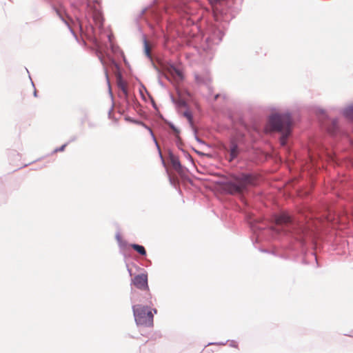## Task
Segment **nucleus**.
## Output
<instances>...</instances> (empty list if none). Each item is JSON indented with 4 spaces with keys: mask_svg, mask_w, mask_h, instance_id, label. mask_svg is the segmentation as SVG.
Returning a JSON list of instances; mask_svg holds the SVG:
<instances>
[{
    "mask_svg": "<svg viewBox=\"0 0 353 353\" xmlns=\"http://www.w3.org/2000/svg\"><path fill=\"white\" fill-rule=\"evenodd\" d=\"M276 225H288L292 223V218L285 212L275 216Z\"/></svg>",
    "mask_w": 353,
    "mask_h": 353,
    "instance_id": "obj_5",
    "label": "nucleus"
},
{
    "mask_svg": "<svg viewBox=\"0 0 353 353\" xmlns=\"http://www.w3.org/2000/svg\"><path fill=\"white\" fill-rule=\"evenodd\" d=\"M291 127L292 119L289 114H274L269 119L268 125L265 128V131L281 132L282 136L280 142L282 145H285L287 139L290 134Z\"/></svg>",
    "mask_w": 353,
    "mask_h": 353,
    "instance_id": "obj_1",
    "label": "nucleus"
},
{
    "mask_svg": "<svg viewBox=\"0 0 353 353\" xmlns=\"http://www.w3.org/2000/svg\"><path fill=\"white\" fill-rule=\"evenodd\" d=\"M131 246H132V248L134 250H136L140 254H141V255H145L146 254V251H145V250L143 246L140 245H137V244H132Z\"/></svg>",
    "mask_w": 353,
    "mask_h": 353,
    "instance_id": "obj_8",
    "label": "nucleus"
},
{
    "mask_svg": "<svg viewBox=\"0 0 353 353\" xmlns=\"http://www.w3.org/2000/svg\"><path fill=\"white\" fill-rule=\"evenodd\" d=\"M255 184V178L250 174L234 176L223 185L224 190L231 194H241L250 185Z\"/></svg>",
    "mask_w": 353,
    "mask_h": 353,
    "instance_id": "obj_2",
    "label": "nucleus"
},
{
    "mask_svg": "<svg viewBox=\"0 0 353 353\" xmlns=\"http://www.w3.org/2000/svg\"><path fill=\"white\" fill-rule=\"evenodd\" d=\"M133 312L135 321L138 325L152 326L153 325V314L146 307L141 305H134Z\"/></svg>",
    "mask_w": 353,
    "mask_h": 353,
    "instance_id": "obj_3",
    "label": "nucleus"
},
{
    "mask_svg": "<svg viewBox=\"0 0 353 353\" xmlns=\"http://www.w3.org/2000/svg\"><path fill=\"white\" fill-rule=\"evenodd\" d=\"M119 88L121 89V90L123 92V93L124 94V95L125 97L128 96V88H127V85L124 82H121L120 81L119 83Z\"/></svg>",
    "mask_w": 353,
    "mask_h": 353,
    "instance_id": "obj_9",
    "label": "nucleus"
},
{
    "mask_svg": "<svg viewBox=\"0 0 353 353\" xmlns=\"http://www.w3.org/2000/svg\"><path fill=\"white\" fill-rule=\"evenodd\" d=\"M176 73L177 74V75L180 77H182V74L181 72L179 71V70H176Z\"/></svg>",
    "mask_w": 353,
    "mask_h": 353,
    "instance_id": "obj_15",
    "label": "nucleus"
},
{
    "mask_svg": "<svg viewBox=\"0 0 353 353\" xmlns=\"http://www.w3.org/2000/svg\"><path fill=\"white\" fill-rule=\"evenodd\" d=\"M195 80L198 83H204L206 81L204 77L198 74H195Z\"/></svg>",
    "mask_w": 353,
    "mask_h": 353,
    "instance_id": "obj_12",
    "label": "nucleus"
},
{
    "mask_svg": "<svg viewBox=\"0 0 353 353\" xmlns=\"http://www.w3.org/2000/svg\"><path fill=\"white\" fill-rule=\"evenodd\" d=\"M144 51H145L146 56L150 57V47L148 42L146 40L144 41Z\"/></svg>",
    "mask_w": 353,
    "mask_h": 353,
    "instance_id": "obj_11",
    "label": "nucleus"
},
{
    "mask_svg": "<svg viewBox=\"0 0 353 353\" xmlns=\"http://www.w3.org/2000/svg\"><path fill=\"white\" fill-rule=\"evenodd\" d=\"M132 284L138 289L149 291L148 276L145 274L136 275L132 280Z\"/></svg>",
    "mask_w": 353,
    "mask_h": 353,
    "instance_id": "obj_4",
    "label": "nucleus"
},
{
    "mask_svg": "<svg viewBox=\"0 0 353 353\" xmlns=\"http://www.w3.org/2000/svg\"><path fill=\"white\" fill-rule=\"evenodd\" d=\"M238 153L239 151L237 146L232 143L230 148V157H228L229 161H232L234 159H235L237 157Z\"/></svg>",
    "mask_w": 353,
    "mask_h": 353,
    "instance_id": "obj_7",
    "label": "nucleus"
},
{
    "mask_svg": "<svg viewBox=\"0 0 353 353\" xmlns=\"http://www.w3.org/2000/svg\"><path fill=\"white\" fill-rule=\"evenodd\" d=\"M170 127L174 131H176V129L172 125H171Z\"/></svg>",
    "mask_w": 353,
    "mask_h": 353,
    "instance_id": "obj_16",
    "label": "nucleus"
},
{
    "mask_svg": "<svg viewBox=\"0 0 353 353\" xmlns=\"http://www.w3.org/2000/svg\"><path fill=\"white\" fill-rule=\"evenodd\" d=\"M345 115L350 119H353V105L349 106L345 111Z\"/></svg>",
    "mask_w": 353,
    "mask_h": 353,
    "instance_id": "obj_10",
    "label": "nucleus"
},
{
    "mask_svg": "<svg viewBox=\"0 0 353 353\" xmlns=\"http://www.w3.org/2000/svg\"><path fill=\"white\" fill-rule=\"evenodd\" d=\"M170 161L174 170H176L180 175H183L184 169L182 167L179 158L173 154H170Z\"/></svg>",
    "mask_w": 353,
    "mask_h": 353,
    "instance_id": "obj_6",
    "label": "nucleus"
},
{
    "mask_svg": "<svg viewBox=\"0 0 353 353\" xmlns=\"http://www.w3.org/2000/svg\"><path fill=\"white\" fill-rule=\"evenodd\" d=\"M185 116L189 119V120H191V115L190 113L188 112H185Z\"/></svg>",
    "mask_w": 353,
    "mask_h": 353,
    "instance_id": "obj_14",
    "label": "nucleus"
},
{
    "mask_svg": "<svg viewBox=\"0 0 353 353\" xmlns=\"http://www.w3.org/2000/svg\"><path fill=\"white\" fill-rule=\"evenodd\" d=\"M65 147V145H62L60 148L57 149V150H56V152H61V151H63V150H64Z\"/></svg>",
    "mask_w": 353,
    "mask_h": 353,
    "instance_id": "obj_13",
    "label": "nucleus"
}]
</instances>
